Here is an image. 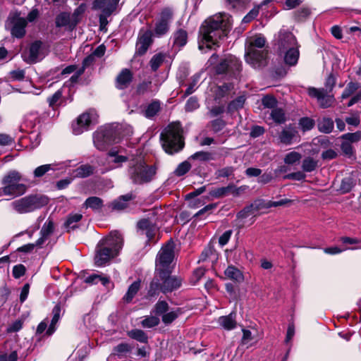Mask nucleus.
Wrapping results in <instances>:
<instances>
[{
	"label": "nucleus",
	"instance_id": "f257e3e1",
	"mask_svg": "<svg viewBox=\"0 0 361 361\" xmlns=\"http://www.w3.org/2000/svg\"><path fill=\"white\" fill-rule=\"evenodd\" d=\"M230 15L220 13L204 20L200 27L202 39L199 42V49L204 51V48L211 49L218 39L226 37L231 28L232 21Z\"/></svg>",
	"mask_w": 361,
	"mask_h": 361
},
{
	"label": "nucleus",
	"instance_id": "f03ea898",
	"mask_svg": "<svg viewBox=\"0 0 361 361\" xmlns=\"http://www.w3.org/2000/svg\"><path fill=\"white\" fill-rule=\"evenodd\" d=\"M123 246V238L118 231H112L98 245L94 257L97 267L106 265L111 259L117 256Z\"/></svg>",
	"mask_w": 361,
	"mask_h": 361
},
{
	"label": "nucleus",
	"instance_id": "7ed1b4c3",
	"mask_svg": "<svg viewBox=\"0 0 361 361\" xmlns=\"http://www.w3.org/2000/svg\"><path fill=\"white\" fill-rule=\"evenodd\" d=\"M265 43V38L262 35H256L250 39L245 58L246 62L254 68H259L266 64L267 50L264 47Z\"/></svg>",
	"mask_w": 361,
	"mask_h": 361
},
{
	"label": "nucleus",
	"instance_id": "20e7f679",
	"mask_svg": "<svg viewBox=\"0 0 361 361\" xmlns=\"http://www.w3.org/2000/svg\"><path fill=\"white\" fill-rule=\"evenodd\" d=\"M182 128L179 122L170 123L161 133V146L164 151L173 154L180 151L184 145L182 139Z\"/></svg>",
	"mask_w": 361,
	"mask_h": 361
},
{
	"label": "nucleus",
	"instance_id": "39448f33",
	"mask_svg": "<svg viewBox=\"0 0 361 361\" xmlns=\"http://www.w3.org/2000/svg\"><path fill=\"white\" fill-rule=\"evenodd\" d=\"M171 271L155 273L148 291L150 296L155 295L159 291L167 293L180 287L181 279L171 276Z\"/></svg>",
	"mask_w": 361,
	"mask_h": 361
},
{
	"label": "nucleus",
	"instance_id": "423d86ee",
	"mask_svg": "<svg viewBox=\"0 0 361 361\" xmlns=\"http://www.w3.org/2000/svg\"><path fill=\"white\" fill-rule=\"evenodd\" d=\"M117 126L107 125L101 126L93 134V142L94 147L103 151L114 143L120 141L121 137L118 135Z\"/></svg>",
	"mask_w": 361,
	"mask_h": 361
},
{
	"label": "nucleus",
	"instance_id": "0eeeda50",
	"mask_svg": "<svg viewBox=\"0 0 361 361\" xmlns=\"http://www.w3.org/2000/svg\"><path fill=\"white\" fill-rule=\"evenodd\" d=\"M21 176L16 171H10L2 180L3 192L4 195H9L12 197L20 196L25 193L27 188L24 184L19 183Z\"/></svg>",
	"mask_w": 361,
	"mask_h": 361
},
{
	"label": "nucleus",
	"instance_id": "6e6552de",
	"mask_svg": "<svg viewBox=\"0 0 361 361\" xmlns=\"http://www.w3.org/2000/svg\"><path fill=\"white\" fill-rule=\"evenodd\" d=\"M47 204V200L42 197L28 195L11 202L12 208L19 214H25L39 209Z\"/></svg>",
	"mask_w": 361,
	"mask_h": 361
},
{
	"label": "nucleus",
	"instance_id": "1a4fd4ad",
	"mask_svg": "<svg viewBox=\"0 0 361 361\" xmlns=\"http://www.w3.org/2000/svg\"><path fill=\"white\" fill-rule=\"evenodd\" d=\"M174 258V244L170 241L163 246L157 254L155 273L172 271Z\"/></svg>",
	"mask_w": 361,
	"mask_h": 361
},
{
	"label": "nucleus",
	"instance_id": "9d476101",
	"mask_svg": "<svg viewBox=\"0 0 361 361\" xmlns=\"http://www.w3.org/2000/svg\"><path fill=\"white\" fill-rule=\"evenodd\" d=\"M129 173L133 183L142 184L152 179L156 173V169L152 166H147L143 161H140L130 168Z\"/></svg>",
	"mask_w": 361,
	"mask_h": 361
},
{
	"label": "nucleus",
	"instance_id": "9b49d317",
	"mask_svg": "<svg viewBox=\"0 0 361 361\" xmlns=\"http://www.w3.org/2000/svg\"><path fill=\"white\" fill-rule=\"evenodd\" d=\"M98 114L94 109H90L81 114L77 118L75 123L73 124V132L75 135H80L83 132L88 130L92 125L98 123Z\"/></svg>",
	"mask_w": 361,
	"mask_h": 361
},
{
	"label": "nucleus",
	"instance_id": "f8f14e48",
	"mask_svg": "<svg viewBox=\"0 0 361 361\" xmlns=\"http://www.w3.org/2000/svg\"><path fill=\"white\" fill-rule=\"evenodd\" d=\"M116 3L113 0H94L92 9L100 11L99 26L100 30L106 29L108 25V17H109L116 8Z\"/></svg>",
	"mask_w": 361,
	"mask_h": 361
},
{
	"label": "nucleus",
	"instance_id": "ddd939ff",
	"mask_svg": "<svg viewBox=\"0 0 361 361\" xmlns=\"http://www.w3.org/2000/svg\"><path fill=\"white\" fill-rule=\"evenodd\" d=\"M27 20L20 16L18 13H11L6 23V27L11 30L12 36L21 38L25 34Z\"/></svg>",
	"mask_w": 361,
	"mask_h": 361
},
{
	"label": "nucleus",
	"instance_id": "4468645a",
	"mask_svg": "<svg viewBox=\"0 0 361 361\" xmlns=\"http://www.w3.org/2000/svg\"><path fill=\"white\" fill-rule=\"evenodd\" d=\"M173 16V12L171 8L166 7L161 10L154 28L157 36L160 37L168 32Z\"/></svg>",
	"mask_w": 361,
	"mask_h": 361
},
{
	"label": "nucleus",
	"instance_id": "2eb2a0df",
	"mask_svg": "<svg viewBox=\"0 0 361 361\" xmlns=\"http://www.w3.org/2000/svg\"><path fill=\"white\" fill-rule=\"evenodd\" d=\"M277 45L279 52L284 51L292 48L298 47L295 37L293 35V33L286 31L279 32Z\"/></svg>",
	"mask_w": 361,
	"mask_h": 361
},
{
	"label": "nucleus",
	"instance_id": "dca6fc26",
	"mask_svg": "<svg viewBox=\"0 0 361 361\" xmlns=\"http://www.w3.org/2000/svg\"><path fill=\"white\" fill-rule=\"evenodd\" d=\"M308 94L310 97L316 98L319 106L322 108L331 106L334 102V96L328 94L324 89L310 87L308 89Z\"/></svg>",
	"mask_w": 361,
	"mask_h": 361
},
{
	"label": "nucleus",
	"instance_id": "f3484780",
	"mask_svg": "<svg viewBox=\"0 0 361 361\" xmlns=\"http://www.w3.org/2000/svg\"><path fill=\"white\" fill-rule=\"evenodd\" d=\"M298 133L297 128L291 125L287 126L279 133V141L285 145H290L297 141Z\"/></svg>",
	"mask_w": 361,
	"mask_h": 361
},
{
	"label": "nucleus",
	"instance_id": "a211bd4d",
	"mask_svg": "<svg viewBox=\"0 0 361 361\" xmlns=\"http://www.w3.org/2000/svg\"><path fill=\"white\" fill-rule=\"evenodd\" d=\"M41 45L42 43L39 41L32 43L30 47L28 52L22 54L24 61L28 63H35L42 59Z\"/></svg>",
	"mask_w": 361,
	"mask_h": 361
},
{
	"label": "nucleus",
	"instance_id": "6ab92c4d",
	"mask_svg": "<svg viewBox=\"0 0 361 361\" xmlns=\"http://www.w3.org/2000/svg\"><path fill=\"white\" fill-rule=\"evenodd\" d=\"M137 228L141 231L142 234H145L149 240L154 238L157 228L147 219H142L137 223Z\"/></svg>",
	"mask_w": 361,
	"mask_h": 361
},
{
	"label": "nucleus",
	"instance_id": "aec40b11",
	"mask_svg": "<svg viewBox=\"0 0 361 361\" xmlns=\"http://www.w3.org/2000/svg\"><path fill=\"white\" fill-rule=\"evenodd\" d=\"M54 230V224L52 220L48 219L44 224L41 231L40 235L41 236L37 240V245L41 247L49 238V237L53 233Z\"/></svg>",
	"mask_w": 361,
	"mask_h": 361
},
{
	"label": "nucleus",
	"instance_id": "412c9836",
	"mask_svg": "<svg viewBox=\"0 0 361 361\" xmlns=\"http://www.w3.org/2000/svg\"><path fill=\"white\" fill-rule=\"evenodd\" d=\"M133 79V74L129 69L121 71L116 78V87L123 90L128 87Z\"/></svg>",
	"mask_w": 361,
	"mask_h": 361
},
{
	"label": "nucleus",
	"instance_id": "4be33fe9",
	"mask_svg": "<svg viewBox=\"0 0 361 361\" xmlns=\"http://www.w3.org/2000/svg\"><path fill=\"white\" fill-rule=\"evenodd\" d=\"M152 42V34L149 31L145 32L140 36L137 42V52L142 55L145 54Z\"/></svg>",
	"mask_w": 361,
	"mask_h": 361
},
{
	"label": "nucleus",
	"instance_id": "5701e85b",
	"mask_svg": "<svg viewBox=\"0 0 361 361\" xmlns=\"http://www.w3.org/2000/svg\"><path fill=\"white\" fill-rule=\"evenodd\" d=\"M279 54L283 55L284 62L288 66H295L298 63L300 56L298 47L287 49L279 52Z\"/></svg>",
	"mask_w": 361,
	"mask_h": 361
},
{
	"label": "nucleus",
	"instance_id": "b1692460",
	"mask_svg": "<svg viewBox=\"0 0 361 361\" xmlns=\"http://www.w3.org/2000/svg\"><path fill=\"white\" fill-rule=\"evenodd\" d=\"M235 316L236 313L232 312L227 316L220 317L218 323L226 330L233 329L236 326Z\"/></svg>",
	"mask_w": 361,
	"mask_h": 361
},
{
	"label": "nucleus",
	"instance_id": "393cba45",
	"mask_svg": "<svg viewBox=\"0 0 361 361\" xmlns=\"http://www.w3.org/2000/svg\"><path fill=\"white\" fill-rule=\"evenodd\" d=\"M127 161L125 156L119 155L118 152L116 149H111L108 153V161L109 164H114L111 168H116L121 166L123 162Z\"/></svg>",
	"mask_w": 361,
	"mask_h": 361
},
{
	"label": "nucleus",
	"instance_id": "a878e982",
	"mask_svg": "<svg viewBox=\"0 0 361 361\" xmlns=\"http://www.w3.org/2000/svg\"><path fill=\"white\" fill-rule=\"evenodd\" d=\"M188 42V33L183 29H178L173 35V44L174 47H183Z\"/></svg>",
	"mask_w": 361,
	"mask_h": 361
},
{
	"label": "nucleus",
	"instance_id": "bb28decb",
	"mask_svg": "<svg viewBox=\"0 0 361 361\" xmlns=\"http://www.w3.org/2000/svg\"><path fill=\"white\" fill-rule=\"evenodd\" d=\"M61 307L60 305H56L52 310L53 317L51 321V324L47 331L48 335H51L56 330V324L59 322L61 316Z\"/></svg>",
	"mask_w": 361,
	"mask_h": 361
},
{
	"label": "nucleus",
	"instance_id": "cd10ccee",
	"mask_svg": "<svg viewBox=\"0 0 361 361\" xmlns=\"http://www.w3.org/2000/svg\"><path fill=\"white\" fill-rule=\"evenodd\" d=\"M71 23V14L66 12L61 13L56 18V27L67 26L71 29H73L75 26H72Z\"/></svg>",
	"mask_w": 361,
	"mask_h": 361
},
{
	"label": "nucleus",
	"instance_id": "c85d7f7f",
	"mask_svg": "<svg viewBox=\"0 0 361 361\" xmlns=\"http://www.w3.org/2000/svg\"><path fill=\"white\" fill-rule=\"evenodd\" d=\"M226 276L234 281L240 282L243 280V275L241 271L233 266H229L225 270Z\"/></svg>",
	"mask_w": 361,
	"mask_h": 361
},
{
	"label": "nucleus",
	"instance_id": "c756f323",
	"mask_svg": "<svg viewBox=\"0 0 361 361\" xmlns=\"http://www.w3.org/2000/svg\"><path fill=\"white\" fill-rule=\"evenodd\" d=\"M180 313L181 312L179 308H175L171 310H169V311L161 316V320L164 324L169 325L175 321Z\"/></svg>",
	"mask_w": 361,
	"mask_h": 361
},
{
	"label": "nucleus",
	"instance_id": "7c9ffc66",
	"mask_svg": "<svg viewBox=\"0 0 361 361\" xmlns=\"http://www.w3.org/2000/svg\"><path fill=\"white\" fill-rule=\"evenodd\" d=\"M133 198L131 193H128L121 196L118 200H115L113 203V207L117 210H122L127 207L128 202Z\"/></svg>",
	"mask_w": 361,
	"mask_h": 361
},
{
	"label": "nucleus",
	"instance_id": "2f4dec72",
	"mask_svg": "<svg viewBox=\"0 0 361 361\" xmlns=\"http://www.w3.org/2000/svg\"><path fill=\"white\" fill-rule=\"evenodd\" d=\"M319 130L324 133H329L334 128V121L329 118H323L318 122Z\"/></svg>",
	"mask_w": 361,
	"mask_h": 361
},
{
	"label": "nucleus",
	"instance_id": "473e14b6",
	"mask_svg": "<svg viewBox=\"0 0 361 361\" xmlns=\"http://www.w3.org/2000/svg\"><path fill=\"white\" fill-rule=\"evenodd\" d=\"M133 346L127 343H122L117 345L114 348V355H117L118 357H122L126 355L127 353L130 352Z\"/></svg>",
	"mask_w": 361,
	"mask_h": 361
},
{
	"label": "nucleus",
	"instance_id": "72a5a7b5",
	"mask_svg": "<svg viewBox=\"0 0 361 361\" xmlns=\"http://www.w3.org/2000/svg\"><path fill=\"white\" fill-rule=\"evenodd\" d=\"M82 217V214L78 213L71 214L64 224L66 228H67L68 231L75 228L77 227V223L81 220Z\"/></svg>",
	"mask_w": 361,
	"mask_h": 361
},
{
	"label": "nucleus",
	"instance_id": "f704fd0d",
	"mask_svg": "<svg viewBox=\"0 0 361 361\" xmlns=\"http://www.w3.org/2000/svg\"><path fill=\"white\" fill-rule=\"evenodd\" d=\"M140 288V281H136L133 282L128 288L127 293L123 297V300L129 302H130L134 296L137 294V291Z\"/></svg>",
	"mask_w": 361,
	"mask_h": 361
},
{
	"label": "nucleus",
	"instance_id": "c9c22d12",
	"mask_svg": "<svg viewBox=\"0 0 361 361\" xmlns=\"http://www.w3.org/2000/svg\"><path fill=\"white\" fill-rule=\"evenodd\" d=\"M86 10V5L82 4L80 5L78 8H76L73 14L71 15V18L72 20V26H76L77 24L80 21L81 17L82 14L85 13Z\"/></svg>",
	"mask_w": 361,
	"mask_h": 361
},
{
	"label": "nucleus",
	"instance_id": "e433bc0d",
	"mask_svg": "<svg viewBox=\"0 0 361 361\" xmlns=\"http://www.w3.org/2000/svg\"><path fill=\"white\" fill-rule=\"evenodd\" d=\"M128 335L140 343H147L148 340L146 334L140 329H133L128 332Z\"/></svg>",
	"mask_w": 361,
	"mask_h": 361
},
{
	"label": "nucleus",
	"instance_id": "4c0bfd02",
	"mask_svg": "<svg viewBox=\"0 0 361 361\" xmlns=\"http://www.w3.org/2000/svg\"><path fill=\"white\" fill-rule=\"evenodd\" d=\"M231 88V85L224 84L221 86H216L215 87V89L214 90V98L216 100L220 99L225 96H226L228 92H230Z\"/></svg>",
	"mask_w": 361,
	"mask_h": 361
},
{
	"label": "nucleus",
	"instance_id": "58836bf2",
	"mask_svg": "<svg viewBox=\"0 0 361 361\" xmlns=\"http://www.w3.org/2000/svg\"><path fill=\"white\" fill-rule=\"evenodd\" d=\"M317 167V161L308 157L303 159L302 169L305 172H312Z\"/></svg>",
	"mask_w": 361,
	"mask_h": 361
},
{
	"label": "nucleus",
	"instance_id": "ea45409f",
	"mask_svg": "<svg viewBox=\"0 0 361 361\" xmlns=\"http://www.w3.org/2000/svg\"><path fill=\"white\" fill-rule=\"evenodd\" d=\"M93 172V169L89 165H82L73 171L75 177L84 178L90 176Z\"/></svg>",
	"mask_w": 361,
	"mask_h": 361
},
{
	"label": "nucleus",
	"instance_id": "a19ab883",
	"mask_svg": "<svg viewBox=\"0 0 361 361\" xmlns=\"http://www.w3.org/2000/svg\"><path fill=\"white\" fill-rule=\"evenodd\" d=\"M233 189V185H228L226 187H221V188H218L214 189L210 192L209 194L211 196H212L214 197L219 198V197L227 195L228 193H230V192Z\"/></svg>",
	"mask_w": 361,
	"mask_h": 361
},
{
	"label": "nucleus",
	"instance_id": "79ce46f5",
	"mask_svg": "<svg viewBox=\"0 0 361 361\" xmlns=\"http://www.w3.org/2000/svg\"><path fill=\"white\" fill-rule=\"evenodd\" d=\"M227 62H228V71L232 73L238 72L241 68V63L238 59L235 56L229 55L227 56Z\"/></svg>",
	"mask_w": 361,
	"mask_h": 361
},
{
	"label": "nucleus",
	"instance_id": "37998d69",
	"mask_svg": "<svg viewBox=\"0 0 361 361\" xmlns=\"http://www.w3.org/2000/svg\"><path fill=\"white\" fill-rule=\"evenodd\" d=\"M160 109V103L158 101H154L149 104L146 110L145 115L147 118H152L155 116Z\"/></svg>",
	"mask_w": 361,
	"mask_h": 361
},
{
	"label": "nucleus",
	"instance_id": "c03bdc74",
	"mask_svg": "<svg viewBox=\"0 0 361 361\" xmlns=\"http://www.w3.org/2000/svg\"><path fill=\"white\" fill-rule=\"evenodd\" d=\"M165 59V55L163 54H157L153 56L149 61L150 67L153 71H156L159 66L162 64Z\"/></svg>",
	"mask_w": 361,
	"mask_h": 361
},
{
	"label": "nucleus",
	"instance_id": "a18cd8bd",
	"mask_svg": "<svg viewBox=\"0 0 361 361\" xmlns=\"http://www.w3.org/2000/svg\"><path fill=\"white\" fill-rule=\"evenodd\" d=\"M360 87V84L357 82H349L345 90H343L341 98L343 99L349 97L352 95L358 88Z\"/></svg>",
	"mask_w": 361,
	"mask_h": 361
},
{
	"label": "nucleus",
	"instance_id": "49530a36",
	"mask_svg": "<svg viewBox=\"0 0 361 361\" xmlns=\"http://www.w3.org/2000/svg\"><path fill=\"white\" fill-rule=\"evenodd\" d=\"M245 102V97L244 96L238 97L237 99L229 103L228 106V111L232 112L242 108Z\"/></svg>",
	"mask_w": 361,
	"mask_h": 361
},
{
	"label": "nucleus",
	"instance_id": "de8ad7c7",
	"mask_svg": "<svg viewBox=\"0 0 361 361\" xmlns=\"http://www.w3.org/2000/svg\"><path fill=\"white\" fill-rule=\"evenodd\" d=\"M169 310V307L166 301L159 300L154 305V312L156 315L163 316Z\"/></svg>",
	"mask_w": 361,
	"mask_h": 361
},
{
	"label": "nucleus",
	"instance_id": "09e8293b",
	"mask_svg": "<svg viewBox=\"0 0 361 361\" xmlns=\"http://www.w3.org/2000/svg\"><path fill=\"white\" fill-rule=\"evenodd\" d=\"M86 207H90L92 209H99L102 206V200L97 197H91L86 200Z\"/></svg>",
	"mask_w": 361,
	"mask_h": 361
},
{
	"label": "nucleus",
	"instance_id": "8fccbe9b",
	"mask_svg": "<svg viewBox=\"0 0 361 361\" xmlns=\"http://www.w3.org/2000/svg\"><path fill=\"white\" fill-rule=\"evenodd\" d=\"M159 319L157 316H147L142 322L144 328H152L159 324Z\"/></svg>",
	"mask_w": 361,
	"mask_h": 361
},
{
	"label": "nucleus",
	"instance_id": "3c124183",
	"mask_svg": "<svg viewBox=\"0 0 361 361\" xmlns=\"http://www.w3.org/2000/svg\"><path fill=\"white\" fill-rule=\"evenodd\" d=\"M271 117L277 123H283L286 121L284 111L281 109H273Z\"/></svg>",
	"mask_w": 361,
	"mask_h": 361
},
{
	"label": "nucleus",
	"instance_id": "603ef678",
	"mask_svg": "<svg viewBox=\"0 0 361 361\" xmlns=\"http://www.w3.org/2000/svg\"><path fill=\"white\" fill-rule=\"evenodd\" d=\"M301 157L302 156L300 153L294 151L290 152L286 155L284 162L287 164H293L299 161Z\"/></svg>",
	"mask_w": 361,
	"mask_h": 361
},
{
	"label": "nucleus",
	"instance_id": "864d4df0",
	"mask_svg": "<svg viewBox=\"0 0 361 361\" xmlns=\"http://www.w3.org/2000/svg\"><path fill=\"white\" fill-rule=\"evenodd\" d=\"M341 138L350 144L352 142H356L361 140V132L357 131L355 133H348L343 135Z\"/></svg>",
	"mask_w": 361,
	"mask_h": 361
},
{
	"label": "nucleus",
	"instance_id": "5fc2aeb1",
	"mask_svg": "<svg viewBox=\"0 0 361 361\" xmlns=\"http://www.w3.org/2000/svg\"><path fill=\"white\" fill-rule=\"evenodd\" d=\"M255 206V209H258L260 206H261V203H259L257 204V202L255 203V204H251L250 206H248V207H246L245 208H244L243 210H241L238 214V218H246L247 216H249L250 215H252L253 214V209H254V206Z\"/></svg>",
	"mask_w": 361,
	"mask_h": 361
},
{
	"label": "nucleus",
	"instance_id": "6e6d98bb",
	"mask_svg": "<svg viewBox=\"0 0 361 361\" xmlns=\"http://www.w3.org/2000/svg\"><path fill=\"white\" fill-rule=\"evenodd\" d=\"M190 164L188 161H185L177 166L174 173L178 176H183L190 169Z\"/></svg>",
	"mask_w": 361,
	"mask_h": 361
},
{
	"label": "nucleus",
	"instance_id": "4d7b16f0",
	"mask_svg": "<svg viewBox=\"0 0 361 361\" xmlns=\"http://www.w3.org/2000/svg\"><path fill=\"white\" fill-rule=\"evenodd\" d=\"M54 168L51 164H44L37 167L34 171V176L36 178L43 176L47 172L53 170Z\"/></svg>",
	"mask_w": 361,
	"mask_h": 361
},
{
	"label": "nucleus",
	"instance_id": "13d9d810",
	"mask_svg": "<svg viewBox=\"0 0 361 361\" xmlns=\"http://www.w3.org/2000/svg\"><path fill=\"white\" fill-rule=\"evenodd\" d=\"M299 124H300V127L302 128V129L304 131H306V130H311L314 127V122L312 119L307 118V117H305V118H302L300 120Z\"/></svg>",
	"mask_w": 361,
	"mask_h": 361
},
{
	"label": "nucleus",
	"instance_id": "bf43d9fd",
	"mask_svg": "<svg viewBox=\"0 0 361 361\" xmlns=\"http://www.w3.org/2000/svg\"><path fill=\"white\" fill-rule=\"evenodd\" d=\"M262 103L265 108L273 109L276 106L277 101L274 97L267 95L262 98Z\"/></svg>",
	"mask_w": 361,
	"mask_h": 361
},
{
	"label": "nucleus",
	"instance_id": "052dcab7",
	"mask_svg": "<svg viewBox=\"0 0 361 361\" xmlns=\"http://www.w3.org/2000/svg\"><path fill=\"white\" fill-rule=\"evenodd\" d=\"M192 159H198L200 161H209L213 159L212 156L209 152H197L190 157Z\"/></svg>",
	"mask_w": 361,
	"mask_h": 361
},
{
	"label": "nucleus",
	"instance_id": "680f3d73",
	"mask_svg": "<svg viewBox=\"0 0 361 361\" xmlns=\"http://www.w3.org/2000/svg\"><path fill=\"white\" fill-rule=\"evenodd\" d=\"M353 187V179L350 177L345 178L342 180L341 184V190L343 192H349Z\"/></svg>",
	"mask_w": 361,
	"mask_h": 361
},
{
	"label": "nucleus",
	"instance_id": "e2e57ef3",
	"mask_svg": "<svg viewBox=\"0 0 361 361\" xmlns=\"http://www.w3.org/2000/svg\"><path fill=\"white\" fill-rule=\"evenodd\" d=\"M62 97L61 90H57L51 97H49L47 101L51 107L54 108L57 104L59 101Z\"/></svg>",
	"mask_w": 361,
	"mask_h": 361
},
{
	"label": "nucleus",
	"instance_id": "0e129e2a",
	"mask_svg": "<svg viewBox=\"0 0 361 361\" xmlns=\"http://www.w3.org/2000/svg\"><path fill=\"white\" fill-rule=\"evenodd\" d=\"M259 14V6L254 7L242 20L243 23H247L255 19Z\"/></svg>",
	"mask_w": 361,
	"mask_h": 361
},
{
	"label": "nucleus",
	"instance_id": "69168bd1",
	"mask_svg": "<svg viewBox=\"0 0 361 361\" xmlns=\"http://www.w3.org/2000/svg\"><path fill=\"white\" fill-rule=\"evenodd\" d=\"M254 338L252 336L250 331L243 329L242 343L243 345H252Z\"/></svg>",
	"mask_w": 361,
	"mask_h": 361
},
{
	"label": "nucleus",
	"instance_id": "338daca9",
	"mask_svg": "<svg viewBox=\"0 0 361 361\" xmlns=\"http://www.w3.org/2000/svg\"><path fill=\"white\" fill-rule=\"evenodd\" d=\"M199 107L198 101L195 97H190L186 102L185 109L188 111H192Z\"/></svg>",
	"mask_w": 361,
	"mask_h": 361
},
{
	"label": "nucleus",
	"instance_id": "774afa93",
	"mask_svg": "<svg viewBox=\"0 0 361 361\" xmlns=\"http://www.w3.org/2000/svg\"><path fill=\"white\" fill-rule=\"evenodd\" d=\"M18 354L16 351H12L10 353H3L0 355V361H17Z\"/></svg>",
	"mask_w": 361,
	"mask_h": 361
}]
</instances>
